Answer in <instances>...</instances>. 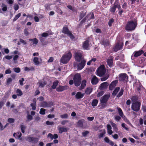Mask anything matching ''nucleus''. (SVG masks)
<instances>
[{
	"label": "nucleus",
	"instance_id": "f257e3e1",
	"mask_svg": "<svg viewBox=\"0 0 146 146\" xmlns=\"http://www.w3.org/2000/svg\"><path fill=\"white\" fill-rule=\"evenodd\" d=\"M72 56L71 52L69 51L62 56L60 59V62L64 64H67L71 59Z\"/></svg>",
	"mask_w": 146,
	"mask_h": 146
},
{
	"label": "nucleus",
	"instance_id": "f03ea898",
	"mask_svg": "<svg viewBox=\"0 0 146 146\" xmlns=\"http://www.w3.org/2000/svg\"><path fill=\"white\" fill-rule=\"evenodd\" d=\"M137 25V21L136 20L129 21L125 26V29L127 31H131L133 30Z\"/></svg>",
	"mask_w": 146,
	"mask_h": 146
},
{
	"label": "nucleus",
	"instance_id": "7ed1b4c3",
	"mask_svg": "<svg viewBox=\"0 0 146 146\" xmlns=\"http://www.w3.org/2000/svg\"><path fill=\"white\" fill-rule=\"evenodd\" d=\"M75 74L74 76L73 79L74 81L75 85L76 86H79L81 84V75L79 74Z\"/></svg>",
	"mask_w": 146,
	"mask_h": 146
},
{
	"label": "nucleus",
	"instance_id": "20e7f679",
	"mask_svg": "<svg viewBox=\"0 0 146 146\" xmlns=\"http://www.w3.org/2000/svg\"><path fill=\"white\" fill-rule=\"evenodd\" d=\"M110 95L109 94L104 95L101 98L100 102L102 104V106L105 108L106 106V103L110 98Z\"/></svg>",
	"mask_w": 146,
	"mask_h": 146
},
{
	"label": "nucleus",
	"instance_id": "39448f33",
	"mask_svg": "<svg viewBox=\"0 0 146 146\" xmlns=\"http://www.w3.org/2000/svg\"><path fill=\"white\" fill-rule=\"evenodd\" d=\"M141 105V104L139 102H133L131 107V109L135 111L138 112L140 110Z\"/></svg>",
	"mask_w": 146,
	"mask_h": 146
},
{
	"label": "nucleus",
	"instance_id": "423d86ee",
	"mask_svg": "<svg viewBox=\"0 0 146 146\" xmlns=\"http://www.w3.org/2000/svg\"><path fill=\"white\" fill-rule=\"evenodd\" d=\"M62 32L63 33L67 35L71 39H73L74 38V36L72 35L71 32L69 31L67 27H64L63 28Z\"/></svg>",
	"mask_w": 146,
	"mask_h": 146
},
{
	"label": "nucleus",
	"instance_id": "0eeeda50",
	"mask_svg": "<svg viewBox=\"0 0 146 146\" xmlns=\"http://www.w3.org/2000/svg\"><path fill=\"white\" fill-rule=\"evenodd\" d=\"M81 52L80 51L75 52L74 53V58L75 60L77 62H80L82 59Z\"/></svg>",
	"mask_w": 146,
	"mask_h": 146
},
{
	"label": "nucleus",
	"instance_id": "6e6552de",
	"mask_svg": "<svg viewBox=\"0 0 146 146\" xmlns=\"http://www.w3.org/2000/svg\"><path fill=\"white\" fill-rule=\"evenodd\" d=\"M97 75L101 77V80L104 81L107 79L109 76V74H96Z\"/></svg>",
	"mask_w": 146,
	"mask_h": 146
},
{
	"label": "nucleus",
	"instance_id": "1a4fd4ad",
	"mask_svg": "<svg viewBox=\"0 0 146 146\" xmlns=\"http://www.w3.org/2000/svg\"><path fill=\"white\" fill-rule=\"evenodd\" d=\"M96 71L97 73H106V69L104 65L102 64L97 68Z\"/></svg>",
	"mask_w": 146,
	"mask_h": 146
},
{
	"label": "nucleus",
	"instance_id": "9d476101",
	"mask_svg": "<svg viewBox=\"0 0 146 146\" xmlns=\"http://www.w3.org/2000/svg\"><path fill=\"white\" fill-rule=\"evenodd\" d=\"M27 140L28 142L32 143H36L38 142V139L37 137H28L27 139Z\"/></svg>",
	"mask_w": 146,
	"mask_h": 146
},
{
	"label": "nucleus",
	"instance_id": "9b49d317",
	"mask_svg": "<svg viewBox=\"0 0 146 146\" xmlns=\"http://www.w3.org/2000/svg\"><path fill=\"white\" fill-rule=\"evenodd\" d=\"M123 46V44L121 42L117 43L114 47V50L116 52L119 50L122 49Z\"/></svg>",
	"mask_w": 146,
	"mask_h": 146
},
{
	"label": "nucleus",
	"instance_id": "f8f14e48",
	"mask_svg": "<svg viewBox=\"0 0 146 146\" xmlns=\"http://www.w3.org/2000/svg\"><path fill=\"white\" fill-rule=\"evenodd\" d=\"M86 63V61L84 59H82L81 62L78 65V70H80L82 69L85 66Z\"/></svg>",
	"mask_w": 146,
	"mask_h": 146
},
{
	"label": "nucleus",
	"instance_id": "ddd939ff",
	"mask_svg": "<svg viewBox=\"0 0 146 146\" xmlns=\"http://www.w3.org/2000/svg\"><path fill=\"white\" fill-rule=\"evenodd\" d=\"M118 82L117 80H115L112 81L109 85V89L111 90H113L116 86Z\"/></svg>",
	"mask_w": 146,
	"mask_h": 146
},
{
	"label": "nucleus",
	"instance_id": "4468645a",
	"mask_svg": "<svg viewBox=\"0 0 146 146\" xmlns=\"http://www.w3.org/2000/svg\"><path fill=\"white\" fill-rule=\"evenodd\" d=\"M113 57L110 56L107 59V62L108 65L110 67H111L113 65Z\"/></svg>",
	"mask_w": 146,
	"mask_h": 146
},
{
	"label": "nucleus",
	"instance_id": "2eb2a0df",
	"mask_svg": "<svg viewBox=\"0 0 146 146\" xmlns=\"http://www.w3.org/2000/svg\"><path fill=\"white\" fill-rule=\"evenodd\" d=\"M109 84L107 82H104L102 83L99 86V88L101 90L105 89H107Z\"/></svg>",
	"mask_w": 146,
	"mask_h": 146
},
{
	"label": "nucleus",
	"instance_id": "dca6fc26",
	"mask_svg": "<svg viewBox=\"0 0 146 146\" xmlns=\"http://www.w3.org/2000/svg\"><path fill=\"white\" fill-rule=\"evenodd\" d=\"M53 34V33L51 31H48L44 33H42L41 36L42 37H46L50 35H52Z\"/></svg>",
	"mask_w": 146,
	"mask_h": 146
},
{
	"label": "nucleus",
	"instance_id": "f3484780",
	"mask_svg": "<svg viewBox=\"0 0 146 146\" xmlns=\"http://www.w3.org/2000/svg\"><path fill=\"white\" fill-rule=\"evenodd\" d=\"M33 61L35 65H38L42 62V59L40 58L39 59L37 57H35L33 58Z\"/></svg>",
	"mask_w": 146,
	"mask_h": 146
},
{
	"label": "nucleus",
	"instance_id": "a211bd4d",
	"mask_svg": "<svg viewBox=\"0 0 146 146\" xmlns=\"http://www.w3.org/2000/svg\"><path fill=\"white\" fill-rule=\"evenodd\" d=\"M13 136L17 139H19L21 140H22V138H21L22 136V134L20 132H17V133H14L13 134Z\"/></svg>",
	"mask_w": 146,
	"mask_h": 146
},
{
	"label": "nucleus",
	"instance_id": "6ab92c4d",
	"mask_svg": "<svg viewBox=\"0 0 146 146\" xmlns=\"http://www.w3.org/2000/svg\"><path fill=\"white\" fill-rule=\"evenodd\" d=\"M119 77L120 79L122 80H126L128 78V76L126 74H120Z\"/></svg>",
	"mask_w": 146,
	"mask_h": 146
},
{
	"label": "nucleus",
	"instance_id": "aec40b11",
	"mask_svg": "<svg viewBox=\"0 0 146 146\" xmlns=\"http://www.w3.org/2000/svg\"><path fill=\"white\" fill-rule=\"evenodd\" d=\"M143 53L142 50H140L138 51H135L133 54V56L135 57H137L140 56Z\"/></svg>",
	"mask_w": 146,
	"mask_h": 146
},
{
	"label": "nucleus",
	"instance_id": "412c9836",
	"mask_svg": "<svg viewBox=\"0 0 146 146\" xmlns=\"http://www.w3.org/2000/svg\"><path fill=\"white\" fill-rule=\"evenodd\" d=\"M47 137H49L50 138L51 140H52L53 139H56L58 138V135L56 134L53 135L51 133H49L47 135Z\"/></svg>",
	"mask_w": 146,
	"mask_h": 146
},
{
	"label": "nucleus",
	"instance_id": "4be33fe9",
	"mask_svg": "<svg viewBox=\"0 0 146 146\" xmlns=\"http://www.w3.org/2000/svg\"><path fill=\"white\" fill-rule=\"evenodd\" d=\"M84 96V94H82L80 92H77L75 98L77 99H79L82 98Z\"/></svg>",
	"mask_w": 146,
	"mask_h": 146
},
{
	"label": "nucleus",
	"instance_id": "5701e85b",
	"mask_svg": "<svg viewBox=\"0 0 146 146\" xmlns=\"http://www.w3.org/2000/svg\"><path fill=\"white\" fill-rule=\"evenodd\" d=\"M67 86H60L56 89L57 91L58 92H62L63 90L66 89Z\"/></svg>",
	"mask_w": 146,
	"mask_h": 146
},
{
	"label": "nucleus",
	"instance_id": "b1692460",
	"mask_svg": "<svg viewBox=\"0 0 146 146\" xmlns=\"http://www.w3.org/2000/svg\"><path fill=\"white\" fill-rule=\"evenodd\" d=\"M33 103L31 104V106L32 107L33 110H35L36 109V100L35 98H34L33 100Z\"/></svg>",
	"mask_w": 146,
	"mask_h": 146
},
{
	"label": "nucleus",
	"instance_id": "393cba45",
	"mask_svg": "<svg viewBox=\"0 0 146 146\" xmlns=\"http://www.w3.org/2000/svg\"><path fill=\"white\" fill-rule=\"evenodd\" d=\"M98 82V79L96 76H94L92 79L91 81V83L93 85H96L97 84Z\"/></svg>",
	"mask_w": 146,
	"mask_h": 146
},
{
	"label": "nucleus",
	"instance_id": "a878e982",
	"mask_svg": "<svg viewBox=\"0 0 146 146\" xmlns=\"http://www.w3.org/2000/svg\"><path fill=\"white\" fill-rule=\"evenodd\" d=\"M119 5H114L110 8V11L112 13H114L116 10V8H118Z\"/></svg>",
	"mask_w": 146,
	"mask_h": 146
},
{
	"label": "nucleus",
	"instance_id": "bb28decb",
	"mask_svg": "<svg viewBox=\"0 0 146 146\" xmlns=\"http://www.w3.org/2000/svg\"><path fill=\"white\" fill-rule=\"evenodd\" d=\"M120 88L119 87H116L113 90L112 93V95L113 96H115L117 94L118 92L119 91Z\"/></svg>",
	"mask_w": 146,
	"mask_h": 146
},
{
	"label": "nucleus",
	"instance_id": "cd10ccee",
	"mask_svg": "<svg viewBox=\"0 0 146 146\" xmlns=\"http://www.w3.org/2000/svg\"><path fill=\"white\" fill-rule=\"evenodd\" d=\"M84 121V119L79 120L77 123V126L80 127H82L83 126V123Z\"/></svg>",
	"mask_w": 146,
	"mask_h": 146
},
{
	"label": "nucleus",
	"instance_id": "c85d7f7f",
	"mask_svg": "<svg viewBox=\"0 0 146 146\" xmlns=\"http://www.w3.org/2000/svg\"><path fill=\"white\" fill-rule=\"evenodd\" d=\"M89 46V41L86 40L84 42L82 46L85 49H87Z\"/></svg>",
	"mask_w": 146,
	"mask_h": 146
},
{
	"label": "nucleus",
	"instance_id": "c756f323",
	"mask_svg": "<svg viewBox=\"0 0 146 146\" xmlns=\"http://www.w3.org/2000/svg\"><path fill=\"white\" fill-rule=\"evenodd\" d=\"M86 81L85 80H83L81 83V85L80 87V90H82L84 89L86 85Z\"/></svg>",
	"mask_w": 146,
	"mask_h": 146
},
{
	"label": "nucleus",
	"instance_id": "7c9ffc66",
	"mask_svg": "<svg viewBox=\"0 0 146 146\" xmlns=\"http://www.w3.org/2000/svg\"><path fill=\"white\" fill-rule=\"evenodd\" d=\"M58 130L60 133H62L64 132H67L68 131L66 127H60L58 128Z\"/></svg>",
	"mask_w": 146,
	"mask_h": 146
},
{
	"label": "nucleus",
	"instance_id": "2f4dec72",
	"mask_svg": "<svg viewBox=\"0 0 146 146\" xmlns=\"http://www.w3.org/2000/svg\"><path fill=\"white\" fill-rule=\"evenodd\" d=\"M101 44L102 45H104L105 47L108 46L109 45L110 42H109L108 40H103Z\"/></svg>",
	"mask_w": 146,
	"mask_h": 146
},
{
	"label": "nucleus",
	"instance_id": "473e14b6",
	"mask_svg": "<svg viewBox=\"0 0 146 146\" xmlns=\"http://www.w3.org/2000/svg\"><path fill=\"white\" fill-rule=\"evenodd\" d=\"M123 88H121L120 90V92L117 94L116 96L118 98L120 97L123 95Z\"/></svg>",
	"mask_w": 146,
	"mask_h": 146
},
{
	"label": "nucleus",
	"instance_id": "72a5a7b5",
	"mask_svg": "<svg viewBox=\"0 0 146 146\" xmlns=\"http://www.w3.org/2000/svg\"><path fill=\"white\" fill-rule=\"evenodd\" d=\"M16 93L17 94V95L18 96H21L23 94L22 91L19 89H17L16 91Z\"/></svg>",
	"mask_w": 146,
	"mask_h": 146
},
{
	"label": "nucleus",
	"instance_id": "f704fd0d",
	"mask_svg": "<svg viewBox=\"0 0 146 146\" xmlns=\"http://www.w3.org/2000/svg\"><path fill=\"white\" fill-rule=\"evenodd\" d=\"M117 109L118 110V111L119 113V115L120 116V117H123V112L122 111V110L120 108L117 107Z\"/></svg>",
	"mask_w": 146,
	"mask_h": 146
},
{
	"label": "nucleus",
	"instance_id": "c9c22d12",
	"mask_svg": "<svg viewBox=\"0 0 146 146\" xmlns=\"http://www.w3.org/2000/svg\"><path fill=\"white\" fill-rule=\"evenodd\" d=\"M92 92V89L90 88H87L86 90L85 93L86 94H89Z\"/></svg>",
	"mask_w": 146,
	"mask_h": 146
},
{
	"label": "nucleus",
	"instance_id": "e433bc0d",
	"mask_svg": "<svg viewBox=\"0 0 146 146\" xmlns=\"http://www.w3.org/2000/svg\"><path fill=\"white\" fill-rule=\"evenodd\" d=\"M46 85V82L41 80L39 82V86L41 88L44 87Z\"/></svg>",
	"mask_w": 146,
	"mask_h": 146
},
{
	"label": "nucleus",
	"instance_id": "4c0bfd02",
	"mask_svg": "<svg viewBox=\"0 0 146 146\" xmlns=\"http://www.w3.org/2000/svg\"><path fill=\"white\" fill-rule=\"evenodd\" d=\"M98 102V100L96 99H94L92 101V106L94 107L97 106Z\"/></svg>",
	"mask_w": 146,
	"mask_h": 146
},
{
	"label": "nucleus",
	"instance_id": "58836bf2",
	"mask_svg": "<svg viewBox=\"0 0 146 146\" xmlns=\"http://www.w3.org/2000/svg\"><path fill=\"white\" fill-rule=\"evenodd\" d=\"M86 70L88 71V73L94 72L95 70V69L94 68L92 67L88 68Z\"/></svg>",
	"mask_w": 146,
	"mask_h": 146
},
{
	"label": "nucleus",
	"instance_id": "ea45409f",
	"mask_svg": "<svg viewBox=\"0 0 146 146\" xmlns=\"http://www.w3.org/2000/svg\"><path fill=\"white\" fill-rule=\"evenodd\" d=\"M58 83V81L57 80L56 81L54 82L53 83L52 85V88L53 89H55L56 88V87Z\"/></svg>",
	"mask_w": 146,
	"mask_h": 146
},
{
	"label": "nucleus",
	"instance_id": "a19ab883",
	"mask_svg": "<svg viewBox=\"0 0 146 146\" xmlns=\"http://www.w3.org/2000/svg\"><path fill=\"white\" fill-rule=\"evenodd\" d=\"M41 106L43 108H47V102L44 101L40 104Z\"/></svg>",
	"mask_w": 146,
	"mask_h": 146
},
{
	"label": "nucleus",
	"instance_id": "79ce46f5",
	"mask_svg": "<svg viewBox=\"0 0 146 146\" xmlns=\"http://www.w3.org/2000/svg\"><path fill=\"white\" fill-rule=\"evenodd\" d=\"M20 128L22 133H24L25 132V129L26 128V127L25 126L21 124L20 125Z\"/></svg>",
	"mask_w": 146,
	"mask_h": 146
},
{
	"label": "nucleus",
	"instance_id": "37998d69",
	"mask_svg": "<svg viewBox=\"0 0 146 146\" xmlns=\"http://www.w3.org/2000/svg\"><path fill=\"white\" fill-rule=\"evenodd\" d=\"M96 60V59L95 58H93L91 60H90L87 63V64L88 65H90L91 64V63L92 62H95Z\"/></svg>",
	"mask_w": 146,
	"mask_h": 146
},
{
	"label": "nucleus",
	"instance_id": "c03bdc74",
	"mask_svg": "<svg viewBox=\"0 0 146 146\" xmlns=\"http://www.w3.org/2000/svg\"><path fill=\"white\" fill-rule=\"evenodd\" d=\"M131 100L133 102H138L137 101L138 100L137 97L136 96H133L131 99Z\"/></svg>",
	"mask_w": 146,
	"mask_h": 146
},
{
	"label": "nucleus",
	"instance_id": "a18cd8bd",
	"mask_svg": "<svg viewBox=\"0 0 146 146\" xmlns=\"http://www.w3.org/2000/svg\"><path fill=\"white\" fill-rule=\"evenodd\" d=\"M110 123L114 130H116L117 129V125L116 124L113 123L112 122H110Z\"/></svg>",
	"mask_w": 146,
	"mask_h": 146
},
{
	"label": "nucleus",
	"instance_id": "49530a36",
	"mask_svg": "<svg viewBox=\"0 0 146 146\" xmlns=\"http://www.w3.org/2000/svg\"><path fill=\"white\" fill-rule=\"evenodd\" d=\"M24 70L25 71L34 70V68L33 67H31L30 68H29L27 67H26L24 68Z\"/></svg>",
	"mask_w": 146,
	"mask_h": 146
},
{
	"label": "nucleus",
	"instance_id": "de8ad7c7",
	"mask_svg": "<svg viewBox=\"0 0 146 146\" xmlns=\"http://www.w3.org/2000/svg\"><path fill=\"white\" fill-rule=\"evenodd\" d=\"M21 13H19L17 15H16L14 19H13V21H16L21 16Z\"/></svg>",
	"mask_w": 146,
	"mask_h": 146
},
{
	"label": "nucleus",
	"instance_id": "09e8293b",
	"mask_svg": "<svg viewBox=\"0 0 146 146\" xmlns=\"http://www.w3.org/2000/svg\"><path fill=\"white\" fill-rule=\"evenodd\" d=\"M2 10L4 11H5L7 10V6L4 3H2Z\"/></svg>",
	"mask_w": 146,
	"mask_h": 146
},
{
	"label": "nucleus",
	"instance_id": "8fccbe9b",
	"mask_svg": "<svg viewBox=\"0 0 146 146\" xmlns=\"http://www.w3.org/2000/svg\"><path fill=\"white\" fill-rule=\"evenodd\" d=\"M45 109L44 108H41L40 109L39 113L40 114L44 115L45 114Z\"/></svg>",
	"mask_w": 146,
	"mask_h": 146
},
{
	"label": "nucleus",
	"instance_id": "3c124183",
	"mask_svg": "<svg viewBox=\"0 0 146 146\" xmlns=\"http://www.w3.org/2000/svg\"><path fill=\"white\" fill-rule=\"evenodd\" d=\"M12 80L11 78H9L7 79V80L6 84L9 85L12 82Z\"/></svg>",
	"mask_w": 146,
	"mask_h": 146
},
{
	"label": "nucleus",
	"instance_id": "603ef678",
	"mask_svg": "<svg viewBox=\"0 0 146 146\" xmlns=\"http://www.w3.org/2000/svg\"><path fill=\"white\" fill-rule=\"evenodd\" d=\"M118 8V9L119 10V11L118 12L119 14L120 15H121L122 13L123 12V11L121 8V7L119 5Z\"/></svg>",
	"mask_w": 146,
	"mask_h": 146
},
{
	"label": "nucleus",
	"instance_id": "864d4df0",
	"mask_svg": "<svg viewBox=\"0 0 146 146\" xmlns=\"http://www.w3.org/2000/svg\"><path fill=\"white\" fill-rule=\"evenodd\" d=\"M89 133V132L88 131H85L83 132L82 133V134L83 137H86Z\"/></svg>",
	"mask_w": 146,
	"mask_h": 146
},
{
	"label": "nucleus",
	"instance_id": "5fc2aeb1",
	"mask_svg": "<svg viewBox=\"0 0 146 146\" xmlns=\"http://www.w3.org/2000/svg\"><path fill=\"white\" fill-rule=\"evenodd\" d=\"M47 108L51 107L54 105L53 103L52 102H47Z\"/></svg>",
	"mask_w": 146,
	"mask_h": 146
},
{
	"label": "nucleus",
	"instance_id": "6e6d98bb",
	"mask_svg": "<svg viewBox=\"0 0 146 146\" xmlns=\"http://www.w3.org/2000/svg\"><path fill=\"white\" fill-rule=\"evenodd\" d=\"M8 121L10 123H13L15 121V120L13 118H9L8 119Z\"/></svg>",
	"mask_w": 146,
	"mask_h": 146
},
{
	"label": "nucleus",
	"instance_id": "4d7b16f0",
	"mask_svg": "<svg viewBox=\"0 0 146 146\" xmlns=\"http://www.w3.org/2000/svg\"><path fill=\"white\" fill-rule=\"evenodd\" d=\"M10 92L9 91L7 92H5L4 97L5 98H8L9 97L10 95Z\"/></svg>",
	"mask_w": 146,
	"mask_h": 146
},
{
	"label": "nucleus",
	"instance_id": "13d9d810",
	"mask_svg": "<svg viewBox=\"0 0 146 146\" xmlns=\"http://www.w3.org/2000/svg\"><path fill=\"white\" fill-rule=\"evenodd\" d=\"M60 117L62 118H67L68 117V115L67 113L64 114L63 115H61L60 116Z\"/></svg>",
	"mask_w": 146,
	"mask_h": 146
},
{
	"label": "nucleus",
	"instance_id": "bf43d9fd",
	"mask_svg": "<svg viewBox=\"0 0 146 146\" xmlns=\"http://www.w3.org/2000/svg\"><path fill=\"white\" fill-rule=\"evenodd\" d=\"M14 71L17 73H19L20 72V69L19 68H13Z\"/></svg>",
	"mask_w": 146,
	"mask_h": 146
},
{
	"label": "nucleus",
	"instance_id": "052dcab7",
	"mask_svg": "<svg viewBox=\"0 0 146 146\" xmlns=\"http://www.w3.org/2000/svg\"><path fill=\"white\" fill-rule=\"evenodd\" d=\"M19 56L18 55H15L13 58V60L14 61V62L15 63L17 62L16 61L17 60V59L19 58Z\"/></svg>",
	"mask_w": 146,
	"mask_h": 146
},
{
	"label": "nucleus",
	"instance_id": "680f3d73",
	"mask_svg": "<svg viewBox=\"0 0 146 146\" xmlns=\"http://www.w3.org/2000/svg\"><path fill=\"white\" fill-rule=\"evenodd\" d=\"M14 8L15 11L18 10L19 9V6L17 4H15L13 7Z\"/></svg>",
	"mask_w": 146,
	"mask_h": 146
},
{
	"label": "nucleus",
	"instance_id": "e2e57ef3",
	"mask_svg": "<svg viewBox=\"0 0 146 146\" xmlns=\"http://www.w3.org/2000/svg\"><path fill=\"white\" fill-rule=\"evenodd\" d=\"M114 22V20L113 19H110L108 22V25L109 26H111L112 25V24Z\"/></svg>",
	"mask_w": 146,
	"mask_h": 146
},
{
	"label": "nucleus",
	"instance_id": "0e129e2a",
	"mask_svg": "<svg viewBox=\"0 0 146 146\" xmlns=\"http://www.w3.org/2000/svg\"><path fill=\"white\" fill-rule=\"evenodd\" d=\"M121 119V117L118 115H117L115 117V120L117 121H119Z\"/></svg>",
	"mask_w": 146,
	"mask_h": 146
},
{
	"label": "nucleus",
	"instance_id": "69168bd1",
	"mask_svg": "<svg viewBox=\"0 0 146 146\" xmlns=\"http://www.w3.org/2000/svg\"><path fill=\"white\" fill-rule=\"evenodd\" d=\"M24 33L27 36H28L29 34V33L28 31V29H24Z\"/></svg>",
	"mask_w": 146,
	"mask_h": 146
},
{
	"label": "nucleus",
	"instance_id": "338daca9",
	"mask_svg": "<svg viewBox=\"0 0 146 146\" xmlns=\"http://www.w3.org/2000/svg\"><path fill=\"white\" fill-rule=\"evenodd\" d=\"M19 40L20 42L23 44L24 45H26L27 44V42L26 41L21 38L19 39Z\"/></svg>",
	"mask_w": 146,
	"mask_h": 146
},
{
	"label": "nucleus",
	"instance_id": "774afa93",
	"mask_svg": "<svg viewBox=\"0 0 146 146\" xmlns=\"http://www.w3.org/2000/svg\"><path fill=\"white\" fill-rule=\"evenodd\" d=\"M104 94L103 91H101L99 92L97 94V97H99L102 96Z\"/></svg>",
	"mask_w": 146,
	"mask_h": 146
}]
</instances>
